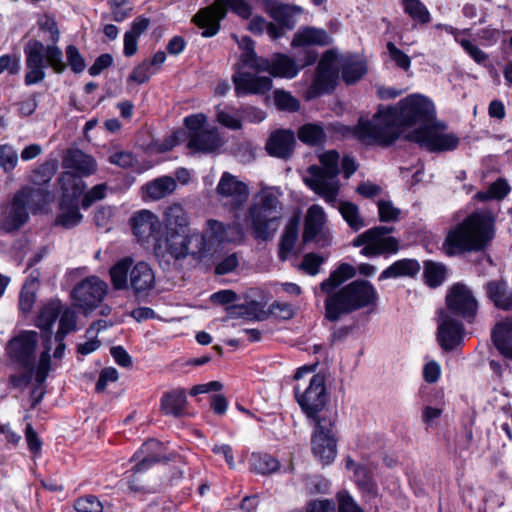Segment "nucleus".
Wrapping results in <instances>:
<instances>
[{"label":"nucleus","mask_w":512,"mask_h":512,"mask_svg":"<svg viewBox=\"0 0 512 512\" xmlns=\"http://www.w3.org/2000/svg\"><path fill=\"white\" fill-rule=\"evenodd\" d=\"M434 117V106L420 95L401 100L397 107L380 110L371 119H360L355 126V136L365 144L387 146L400 135V126L422 123L427 125Z\"/></svg>","instance_id":"1"},{"label":"nucleus","mask_w":512,"mask_h":512,"mask_svg":"<svg viewBox=\"0 0 512 512\" xmlns=\"http://www.w3.org/2000/svg\"><path fill=\"white\" fill-rule=\"evenodd\" d=\"M164 222L167 229L165 249L160 244L155 245V255L169 263L174 261V266L180 267L188 257L195 261H202L211 253V243L204 233L193 231L185 234L189 226V216L180 204H173L164 212Z\"/></svg>","instance_id":"2"},{"label":"nucleus","mask_w":512,"mask_h":512,"mask_svg":"<svg viewBox=\"0 0 512 512\" xmlns=\"http://www.w3.org/2000/svg\"><path fill=\"white\" fill-rule=\"evenodd\" d=\"M493 225L488 212H473L449 230L443 243L445 253L456 256L484 250L494 236Z\"/></svg>","instance_id":"3"},{"label":"nucleus","mask_w":512,"mask_h":512,"mask_svg":"<svg viewBox=\"0 0 512 512\" xmlns=\"http://www.w3.org/2000/svg\"><path fill=\"white\" fill-rule=\"evenodd\" d=\"M42 30L50 33L51 45H44L39 40H30L24 47L25 63L27 72L24 82L27 86L37 84L45 79V68L51 67L55 73L65 71L67 64L63 61V52L56 45L60 38V32L57 23L46 18L40 24Z\"/></svg>","instance_id":"4"},{"label":"nucleus","mask_w":512,"mask_h":512,"mask_svg":"<svg viewBox=\"0 0 512 512\" xmlns=\"http://www.w3.org/2000/svg\"><path fill=\"white\" fill-rule=\"evenodd\" d=\"M377 300V291L370 282L355 280L327 295L325 317L335 322L344 314L376 304Z\"/></svg>","instance_id":"5"},{"label":"nucleus","mask_w":512,"mask_h":512,"mask_svg":"<svg viewBox=\"0 0 512 512\" xmlns=\"http://www.w3.org/2000/svg\"><path fill=\"white\" fill-rule=\"evenodd\" d=\"M282 203L270 188L262 189L249 206L246 222L255 239L267 241L273 238L282 218Z\"/></svg>","instance_id":"6"},{"label":"nucleus","mask_w":512,"mask_h":512,"mask_svg":"<svg viewBox=\"0 0 512 512\" xmlns=\"http://www.w3.org/2000/svg\"><path fill=\"white\" fill-rule=\"evenodd\" d=\"M228 11H232L243 19H248L252 15V8L245 0H215L210 5L199 9L192 17V22L202 30V37L210 38L218 34L221 21Z\"/></svg>","instance_id":"7"},{"label":"nucleus","mask_w":512,"mask_h":512,"mask_svg":"<svg viewBox=\"0 0 512 512\" xmlns=\"http://www.w3.org/2000/svg\"><path fill=\"white\" fill-rule=\"evenodd\" d=\"M339 159L340 155L335 150L321 154L319 160L322 166H310L308 168L310 177L305 178L307 186L315 193L321 195L331 205L336 203L339 193V183L337 180Z\"/></svg>","instance_id":"8"},{"label":"nucleus","mask_w":512,"mask_h":512,"mask_svg":"<svg viewBox=\"0 0 512 512\" xmlns=\"http://www.w3.org/2000/svg\"><path fill=\"white\" fill-rule=\"evenodd\" d=\"M161 448V444L156 440L145 442L141 449L135 454L136 457L142 459L135 464L132 471L133 474L129 481V488L135 492L156 493L161 488L159 483L151 474H147V470L155 463L164 459L163 456L156 452Z\"/></svg>","instance_id":"9"},{"label":"nucleus","mask_w":512,"mask_h":512,"mask_svg":"<svg viewBox=\"0 0 512 512\" xmlns=\"http://www.w3.org/2000/svg\"><path fill=\"white\" fill-rule=\"evenodd\" d=\"M294 394L302 412L312 422H317L323 413H332L325 409L329 397L323 375H312L308 386L304 389H301L300 385H296Z\"/></svg>","instance_id":"10"},{"label":"nucleus","mask_w":512,"mask_h":512,"mask_svg":"<svg viewBox=\"0 0 512 512\" xmlns=\"http://www.w3.org/2000/svg\"><path fill=\"white\" fill-rule=\"evenodd\" d=\"M335 422V413H323L317 422H313L312 452L323 465L332 463L337 454L336 438L333 433Z\"/></svg>","instance_id":"11"},{"label":"nucleus","mask_w":512,"mask_h":512,"mask_svg":"<svg viewBox=\"0 0 512 512\" xmlns=\"http://www.w3.org/2000/svg\"><path fill=\"white\" fill-rule=\"evenodd\" d=\"M392 231L393 227L387 226L370 228L353 240V246H364L360 253L366 257L397 253L399 241L395 237L388 236Z\"/></svg>","instance_id":"12"},{"label":"nucleus","mask_w":512,"mask_h":512,"mask_svg":"<svg viewBox=\"0 0 512 512\" xmlns=\"http://www.w3.org/2000/svg\"><path fill=\"white\" fill-rule=\"evenodd\" d=\"M185 126L189 131L188 148L196 152L211 153L222 145L216 128H206V116L194 114L185 118Z\"/></svg>","instance_id":"13"},{"label":"nucleus","mask_w":512,"mask_h":512,"mask_svg":"<svg viewBox=\"0 0 512 512\" xmlns=\"http://www.w3.org/2000/svg\"><path fill=\"white\" fill-rule=\"evenodd\" d=\"M440 125H423L406 135L408 141L431 152L452 151L459 145V138L454 133H443Z\"/></svg>","instance_id":"14"},{"label":"nucleus","mask_w":512,"mask_h":512,"mask_svg":"<svg viewBox=\"0 0 512 512\" xmlns=\"http://www.w3.org/2000/svg\"><path fill=\"white\" fill-rule=\"evenodd\" d=\"M108 284L97 276H89L80 281L71 292L75 305L85 314L94 311L104 300Z\"/></svg>","instance_id":"15"},{"label":"nucleus","mask_w":512,"mask_h":512,"mask_svg":"<svg viewBox=\"0 0 512 512\" xmlns=\"http://www.w3.org/2000/svg\"><path fill=\"white\" fill-rule=\"evenodd\" d=\"M318 54L315 51L308 50L305 53V58L300 59V64L284 54H275L271 60L262 59L257 71H266L273 76L293 78L295 77L300 68L312 65L316 62Z\"/></svg>","instance_id":"16"},{"label":"nucleus","mask_w":512,"mask_h":512,"mask_svg":"<svg viewBox=\"0 0 512 512\" xmlns=\"http://www.w3.org/2000/svg\"><path fill=\"white\" fill-rule=\"evenodd\" d=\"M336 63L337 53L335 50L330 49L322 55L317 66L315 78L308 90L310 98L328 93L335 88L338 79Z\"/></svg>","instance_id":"17"},{"label":"nucleus","mask_w":512,"mask_h":512,"mask_svg":"<svg viewBox=\"0 0 512 512\" xmlns=\"http://www.w3.org/2000/svg\"><path fill=\"white\" fill-rule=\"evenodd\" d=\"M220 203L236 210L246 203L249 197L248 185L229 172H224L216 187Z\"/></svg>","instance_id":"18"},{"label":"nucleus","mask_w":512,"mask_h":512,"mask_svg":"<svg viewBox=\"0 0 512 512\" xmlns=\"http://www.w3.org/2000/svg\"><path fill=\"white\" fill-rule=\"evenodd\" d=\"M38 344V334L26 331L9 341L7 351L10 358L21 368L35 366V351Z\"/></svg>","instance_id":"19"},{"label":"nucleus","mask_w":512,"mask_h":512,"mask_svg":"<svg viewBox=\"0 0 512 512\" xmlns=\"http://www.w3.org/2000/svg\"><path fill=\"white\" fill-rule=\"evenodd\" d=\"M446 304L451 313L468 320L474 318L478 309V302L473 292L462 283H456L450 288L446 296Z\"/></svg>","instance_id":"20"},{"label":"nucleus","mask_w":512,"mask_h":512,"mask_svg":"<svg viewBox=\"0 0 512 512\" xmlns=\"http://www.w3.org/2000/svg\"><path fill=\"white\" fill-rule=\"evenodd\" d=\"M437 340L445 351L453 350L463 340V325L452 318L448 313H441V322L438 326Z\"/></svg>","instance_id":"21"},{"label":"nucleus","mask_w":512,"mask_h":512,"mask_svg":"<svg viewBox=\"0 0 512 512\" xmlns=\"http://www.w3.org/2000/svg\"><path fill=\"white\" fill-rule=\"evenodd\" d=\"M205 237L220 243H241L244 240V229L240 223L224 224L218 220L210 219L207 221Z\"/></svg>","instance_id":"22"},{"label":"nucleus","mask_w":512,"mask_h":512,"mask_svg":"<svg viewBox=\"0 0 512 512\" xmlns=\"http://www.w3.org/2000/svg\"><path fill=\"white\" fill-rule=\"evenodd\" d=\"M295 144V134L292 130L278 129L270 134L265 148L269 155L287 160L293 155Z\"/></svg>","instance_id":"23"},{"label":"nucleus","mask_w":512,"mask_h":512,"mask_svg":"<svg viewBox=\"0 0 512 512\" xmlns=\"http://www.w3.org/2000/svg\"><path fill=\"white\" fill-rule=\"evenodd\" d=\"M237 96L244 94H265L272 87V80L267 76H255L248 72H238L232 77Z\"/></svg>","instance_id":"24"},{"label":"nucleus","mask_w":512,"mask_h":512,"mask_svg":"<svg viewBox=\"0 0 512 512\" xmlns=\"http://www.w3.org/2000/svg\"><path fill=\"white\" fill-rule=\"evenodd\" d=\"M133 234L138 241H147L149 238L158 234L160 221L157 215L149 210H140L130 219Z\"/></svg>","instance_id":"25"},{"label":"nucleus","mask_w":512,"mask_h":512,"mask_svg":"<svg viewBox=\"0 0 512 512\" xmlns=\"http://www.w3.org/2000/svg\"><path fill=\"white\" fill-rule=\"evenodd\" d=\"M155 286V274L151 266L144 262H137L132 266L129 277V288L135 295L147 294Z\"/></svg>","instance_id":"26"},{"label":"nucleus","mask_w":512,"mask_h":512,"mask_svg":"<svg viewBox=\"0 0 512 512\" xmlns=\"http://www.w3.org/2000/svg\"><path fill=\"white\" fill-rule=\"evenodd\" d=\"M29 219L28 208L21 198V194L16 193L7 208L1 229L6 233H12L19 230Z\"/></svg>","instance_id":"27"},{"label":"nucleus","mask_w":512,"mask_h":512,"mask_svg":"<svg viewBox=\"0 0 512 512\" xmlns=\"http://www.w3.org/2000/svg\"><path fill=\"white\" fill-rule=\"evenodd\" d=\"M59 300H52L43 305L36 319V326L42 331L45 342H51L52 327L62 312Z\"/></svg>","instance_id":"28"},{"label":"nucleus","mask_w":512,"mask_h":512,"mask_svg":"<svg viewBox=\"0 0 512 512\" xmlns=\"http://www.w3.org/2000/svg\"><path fill=\"white\" fill-rule=\"evenodd\" d=\"M342 79L346 84H354L367 72L366 64L357 55L347 54L337 57Z\"/></svg>","instance_id":"29"},{"label":"nucleus","mask_w":512,"mask_h":512,"mask_svg":"<svg viewBox=\"0 0 512 512\" xmlns=\"http://www.w3.org/2000/svg\"><path fill=\"white\" fill-rule=\"evenodd\" d=\"M491 337L497 350L504 357L512 359V317L499 321L494 326Z\"/></svg>","instance_id":"30"},{"label":"nucleus","mask_w":512,"mask_h":512,"mask_svg":"<svg viewBox=\"0 0 512 512\" xmlns=\"http://www.w3.org/2000/svg\"><path fill=\"white\" fill-rule=\"evenodd\" d=\"M332 43L331 36L326 30L316 27H303L295 33L292 46H327Z\"/></svg>","instance_id":"31"},{"label":"nucleus","mask_w":512,"mask_h":512,"mask_svg":"<svg viewBox=\"0 0 512 512\" xmlns=\"http://www.w3.org/2000/svg\"><path fill=\"white\" fill-rule=\"evenodd\" d=\"M487 297L495 307L501 310H512V291L504 280H491L486 286Z\"/></svg>","instance_id":"32"},{"label":"nucleus","mask_w":512,"mask_h":512,"mask_svg":"<svg viewBox=\"0 0 512 512\" xmlns=\"http://www.w3.org/2000/svg\"><path fill=\"white\" fill-rule=\"evenodd\" d=\"M64 164L67 168L75 170L79 176L92 175L97 169V164L93 157L79 149H70L64 159Z\"/></svg>","instance_id":"33"},{"label":"nucleus","mask_w":512,"mask_h":512,"mask_svg":"<svg viewBox=\"0 0 512 512\" xmlns=\"http://www.w3.org/2000/svg\"><path fill=\"white\" fill-rule=\"evenodd\" d=\"M186 404L185 390L178 388L163 394L160 409L166 415L181 417L185 413Z\"/></svg>","instance_id":"34"},{"label":"nucleus","mask_w":512,"mask_h":512,"mask_svg":"<svg viewBox=\"0 0 512 512\" xmlns=\"http://www.w3.org/2000/svg\"><path fill=\"white\" fill-rule=\"evenodd\" d=\"M326 221V215L323 208L319 205H312L305 218L303 241L309 242L321 233Z\"/></svg>","instance_id":"35"},{"label":"nucleus","mask_w":512,"mask_h":512,"mask_svg":"<svg viewBox=\"0 0 512 512\" xmlns=\"http://www.w3.org/2000/svg\"><path fill=\"white\" fill-rule=\"evenodd\" d=\"M301 9L296 6L287 4H276L269 8V15L275 22L277 27L281 28L283 35L286 30H292L296 25V16L300 14Z\"/></svg>","instance_id":"36"},{"label":"nucleus","mask_w":512,"mask_h":512,"mask_svg":"<svg viewBox=\"0 0 512 512\" xmlns=\"http://www.w3.org/2000/svg\"><path fill=\"white\" fill-rule=\"evenodd\" d=\"M299 234V218L293 217L288 224L279 240L278 257L281 261H286L293 252Z\"/></svg>","instance_id":"37"},{"label":"nucleus","mask_w":512,"mask_h":512,"mask_svg":"<svg viewBox=\"0 0 512 512\" xmlns=\"http://www.w3.org/2000/svg\"><path fill=\"white\" fill-rule=\"evenodd\" d=\"M421 266L416 259H401L387 267L379 276V280L398 277H415Z\"/></svg>","instance_id":"38"},{"label":"nucleus","mask_w":512,"mask_h":512,"mask_svg":"<svg viewBox=\"0 0 512 512\" xmlns=\"http://www.w3.org/2000/svg\"><path fill=\"white\" fill-rule=\"evenodd\" d=\"M17 193L21 194L26 207L32 212L41 210L49 201V192L44 187L25 186Z\"/></svg>","instance_id":"39"},{"label":"nucleus","mask_w":512,"mask_h":512,"mask_svg":"<svg viewBox=\"0 0 512 512\" xmlns=\"http://www.w3.org/2000/svg\"><path fill=\"white\" fill-rule=\"evenodd\" d=\"M133 261L125 257L116 262L109 271L111 283L115 290H126L129 288V277Z\"/></svg>","instance_id":"40"},{"label":"nucleus","mask_w":512,"mask_h":512,"mask_svg":"<svg viewBox=\"0 0 512 512\" xmlns=\"http://www.w3.org/2000/svg\"><path fill=\"white\" fill-rule=\"evenodd\" d=\"M355 275L356 270L352 265L348 263H342L335 271L330 274L329 278L325 279L321 283V291L328 295L329 293L334 292L335 288L340 286L346 280L353 278Z\"/></svg>","instance_id":"41"},{"label":"nucleus","mask_w":512,"mask_h":512,"mask_svg":"<svg viewBox=\"0 0 512 512\" xmlns=\"http://www.w3.org/2000/svg\"><path fill=\"white\" fill-rule=\"evenodd\" d=\"M176 186L174 178L163 176L147 183L146 192L153 200H159L171 194L176 189Z\"/></svg>","instance_id":"42"},{"label":"nucleus","mask_w":512,"mask_h":512,"mask_svg":"<svg viewBox=\"0 0 512 512\" xmlns=\"http://www.w3.org/2000/svg\"><path fill=\"white\" fill-rule=\"evenodd\" d=\"M297 135L301 142L311 146L321 145L326 139L323 127L315 123L304 124L299 128Z\"/></svg>","instance_id":"43"},{"label":"nucleus","mask_w":512,"mask_h":512,"mask_svg":"<svg viewBox=\"0 0 512 512\" xmlns=\"http://www.w3.org/2000/svg\"><path fill=\"white\" fill-rule=\"evenodd\" d=\"M447 270L445 265L434 261L424 262V278L428 286L438 287L446 278Z\"/></svg>","instance_id":"44"},{"label":"nucleus","mask_w":512,"mask_h":512,"mask_svg":"<svg viewBox=\"0 0 512 512\" xmlns=\"http://www.w3.org/2000/svg\"><path fill=\"white\" fill-rule=\"evenodd\" d=\"M338 209L343 219L353 230L358 231L365 226V221L361 217L359 208L356 204L349 201H342L339 204Z\"/></svg>","instance_id":"45"},{"label":"nucleus","mask_w":512,"mask_h":512,"mask_svg":"<svg viewBox=\"0 0 512 512\" xmlns=\"http://www.w3.org/2000/svg\"><path fill=\"white\" fill-rule=\"evenodd\" d=\"M251 466L255 472L266 475L278 470L279 461L269 454L253 453Z\"/></svg>","instance_id":"46"},{"label":"nucleus","mask_w":512,"mask_h":512,"mask_svg":"<svg viewBox=\"0 0 512 512\" xmlns=\"http://www.w3.org/2000/svg\"><path fill=\"white\" fill-rule=\"evenodd\" d=\"M404 11L412 20L427 24L430 22V14L425 5L420 0H402Z\"/></svg>","instance_id":"47"},{"label":"nucleus","mask_w":512,"mask_h":512,"mask_svg":"<svg viewBox=\"0 0 512 512\" xmlns=\"http://www.w3.org/2000/svg\"><path fill=\"white\" fill-rule=\"evenodd\" d=\"M249 30L255 34L267 32L271 39H278L283 36L281 28L271 22H267L264 18L256 16L249 23Z\"/></svg>","instance_id":"48"},{"label":"nucleus","mask_w":512,"mask_h":512,"mask_svg":"<svg viewBox=\"0 0 512 512\" xmlns=\"http://www.w3.org/2000/svg\"><path fill=\"white\" fill-rule=\"evenodd\" d=\"M510 187L505 180L499 179L491 184L487 191H480L476 194V198L480 201L490 199L501 200L509 193Z\"/></svg>","instance_id":"49"},{"label":"nucleus","mask_w":512,"mask_h":512,"mask_svg":"<svg viewBox=\"0 0 512 512\" xmlns=\"http://www.w3.org/2000/svg\"><path fill=\"white\" fill-rule=\"evenodd\" d=\"M239 46L243 49V53L241 56L242 62L249 68H252L257 71L260 65V61L263 58L257 57L254 51L253 40L248 36H244L239 42Z\"/></svg>","instance_id":"50"},{"label":"nucleus","mask_w":512,"mask_h":512,"mask_svg":"<svg viewBox=\"0 0 512 512\" xmlns=\"http://www.w3.org/2000/svg\"><path fill=\"white\" fill-rule=\"evenodd\" d=\"M82 218L83 215L80 213L77 206L68 207L66 209L62 208L61 213L55 220V224L70 229L79 225Z\"/></svg>","instance_id":"51"},{"label":"nucleus","mask_w":512,"mask_h":512,"mask_svg":"<svg viewBox=\"0 0 512 512\" xmlns=\"http://www.w3.org/2000/svg\"><path fill=\"white\" fill-rule=\"evenodd\" d=\"M59 316V328L55 335V340L64 339L68 333L76 329V316L73 311L67 307L65 309L62 308Z\"/></svg>","instance_id":"52"},{"label":"nucleus","mask_w":512,"mask_h":512,"mask_svg":"<svg viewBox=\"0 0 512 512\" xmlns=\"http://www.w3.org/2000/svg\"><path fill=\"white\" fill-rule=\"evenodd\" d=\"M44 350L40 355L39 363L36 369L35 380L38 384H43L49 374L50 371V351H51V342L43 341Z\"/></svg>","instance_id":"53"},{"label":"nucleus","mask_w":512,"mask_h":512,"mask_svg":"<svg viewBox=\"0 0 512 512\" xmlns=\"http://www.w3.org/2000/svg\"><path fill=\"white\" fill-rule=\"evenodd\" d=\"M18 153L10 144L0 145V168L9 173L15 169L18 164Z\"/></svg>","instance_id":"54"},{"label":"nucleus","mask_w":512,"mask_h":512,"mask_svg":"<svg viewBox=\"0 0 512 512\" xmlns=\"http://www.w3.org/2000/svg\"><path fill=\"white\" fill-rule=\"evenodd\" d=\"M274 101L278 109L295 112L299 109V101L290 93L283 90H276L274 92Z\"/></svg>","instance_id":"55"},{"label":"nucleus","mask_w":512,"mask_h":512,"mask_svg":"<svg viewBox=\"0 0 512 512\" xmlns=\"http://www.w3.org/2000/svg\"><path fill=\"white\" fill-rule=\"evenodd\" d=\"M74 508L77 512H102L103 505L94 495H85L74 502Z\"/></svg>","instance_id":"56"},{"label":"nucleus","mask_w":512,"mask_h":512,"mask_svg":"<svg viewBox=\"0 0 512 512\" xmlns=\"http://www.w3.org/2000/svg\"><path fill=\"white\" fill-rule=\"evenodd\" d=\"M65 53L67 64L74 73L78 74L85 70V60L76 46L68 45L65 49Z\"/></svg>","instance_id":"57"},{"label":"nucleus","mask_w":512,"mask_h":512,"mask_svg":"<svg viewBox=\"0 0 512 512\" xmlns=\"http://www.w3.org/2000/svg\"><path fill=\"white\" fill-rule=\"evenodd\" d=\"M107 189L108 187L105 183L97 184L92 187V189L83 195L81 202L82 207L86 209L90 207L94 202L104 199Z\"/></svg>","instance_id":"58"},{"label":"nucleus","mask_w":512,"mask_h":512,"mask_svg":"<svg viewBox=\"0 0 512 512\" xmlns=\"http://www.w3.org/2000/svg\"><path fill=\"white\" fill-rule=\"evenodd\" d=\"M54 174V167L48 163L42 164L38 169L33 171L30 180L33 184L42 187L50 182Z\"/></svg>","instance_id":"59"},{"label":"nucleus","mask_w":512,"mask_h":512,"mask_svg":"<svg viewBox=\"0 0 512 512\" xmlns=\"http://www.w3.org/2000/svg\"><path fill=\"white\" fill-rule=\"evenodd\" d=\"M154 72L155 71L151 68V64H149L148 61H144L133 69L128 80L143 84L150 79Z\"/></svg>","instance_id":"60"},{"label":"nucleus","mask_w":512,"mask_h":512,"mask_svg":"<svg viewBox=\"0 0 512 512\" xmlns=\"http://www.w3.org/2000/svg\"><path fill=\"white\" fill-rule=\"evenodd\" d=\"M387 50L389 52L390 58L395 62V64L407 71L410 68L411 65V59L410 57L405 54L402 50L397 48L394 43L388 42L387 43Z\"/></svg>","instance_id":"61"},{"label":"nucleus","mask_w":512,"mask_h":512,"mask_svg":"<svg viewBox=\"0 0 512 512\" xmlns=\"http://www.w3.org/2000/svg\"><path fill=\"white\" fill-rule=\"evenodd\" d=\"M216 117L220 124L232 130H238L242 127L241 120L236 115L221 109L219 106L216 107Z\"/></svg>","instance_id":"62"},{"label":"nucleus","mask_w":512,"mask_h":512,"mask_svg":"<svg viewBox=\"0 0 512 512\" xmlns=\"http://www.w3.org/2000/svg\"><path fill=\"white\" fill-rule=\"evenodd\" d=\"M239 265V257L237 253H232L220 260L215 266V274L225 275L233 272Z\"/></svg>","instance_id":"63"},{"label":"nucleus","mask_w":512,"mask_h":512,"mask_svg":"<svg viewBox=\"0 0 512 512\" xmlns=\"http://www.w3.org/2000/svg\"><path fill=\"white\" fill-rule=\"evenodd\" d=\"M338 512H363L353 498L346 492L337 494Z\"/></svg>","instance_id":"64"}]
</instances>
